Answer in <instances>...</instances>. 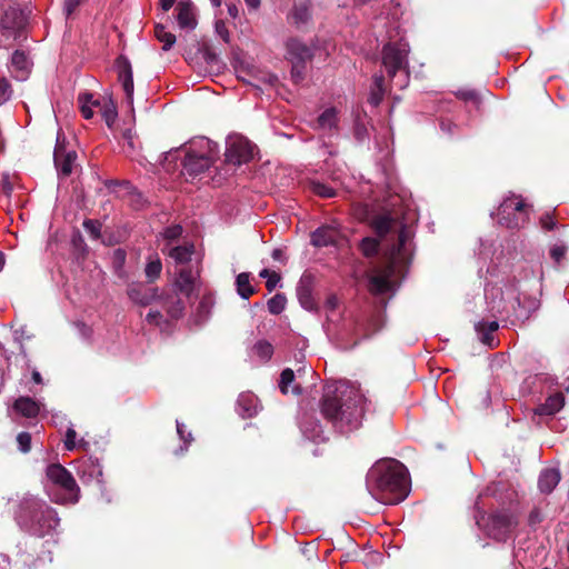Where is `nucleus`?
I'll return each mask as SVG.
<instances>
[{
  "mask_svg": "<svg viewBox=\"0 0 569 569\" xmlns=\"http://www.w3.org/2000/svg\"><path fill=\"white\" fill-rule=\"evenodd\" d=\"M366 403V397L356 388H328L322 396L321 413L340 432H349L360 427Z\"/></svg>",
  "mask_w": 569,
  "mask_h": 569,
  "instance_id": "nucleus-1",
  "label": "nucleus"
},
{
  "mask_svg": "<svg viewBox=\"0 0 569 569\" xmlns=\"http://www.w3.org/2000/svg\"><path fill=\"white\" fill-rule=\"evenodd\" d=\"M366 485L375 499L386 505H396L409 493L408 471L398 460H381L368 471Z\"/></svg>",
  "mask_w": 569,
  "mask_h": 569,
  "instance_id": "nucleus-2",
  "label": "nucleus"
},
{
  "mask_svg": "<svg viewBox=\"0 0 569 569\" xmlns=\"http://www.w3.org/2000/svg\"><path fill=\"white\" fill-rule=\"evenodd\" d=\"M13 518L20 529L40 538L56 531L60 523L56 509L31 493H24L16 502Z\"/></svg>",
  "mask_w": 569,
  "mask_h": 569,
  "instance_id": "nucleus-3",
  "label": "nucleus"
},
{
  "mask_svg": "<svg viewBox=\"0 0 569 569\" xmlns=\"http://www.w3.org/2000/svg\"><path fill=\"white\" fill-rule=\"evenodd\" d=\"M411 232L407 227H402L398 233V242L389 252V264L382 272L370 277L369 290L375 295L387 293L392 290L391 276L396 270L406 266L410 260L409 241Z\"/></svg>",
  "mask_w": 569,
  "mask_h": 569,
  "instance_id": "nucleus-4",
  "label": "nucleus"
},
{
  "mask_svg": "<svg viewBox=\"0 0 569 569\" xmlns=\"http://www.w3.org/2000/svg\"><path fill=\"white\" fill-rule=\"evenodd\" d=\"M217 143L207 138H200L190 143L183 160V173L196 178L207 171L218 159Z\"/></svg>",
  "mask_w": 569,
  "mask_h": 569,
  "instance_id": "nucleus-5",
  "label": "nucleus"
},
{
  "mask_svg": "<svg viewBox=\"0 0 569 569\" xmlns=\"http://www.w3.org/2000/svg\"><path fill=\"white\" fill-rule=\"evenodd\" d=\"M409 44L407 42L388 43L382 50V63L390 78H395L397 72L401 73V81L398 84L400 89L407 87L409 81L408 53Z\"/></svg>",
  "mask_w": 569,
  "mask_h": 569,
  "instance_id": "nucleus-6",
  "label": "nucleus"
},
{
  "mask_svg": "<svg viewBox=\"0 0 569 569\" xmlns=\"http://www.w3.org/2000/svg\"><path fill=\"white\" fill-rule=\"evenodd\" d=\"M497 218L506 228H522L529 220L528 204L520 196L507 197L497 210Z\"/></svg>",
  "mask_w": 569,
  "mask_h": 569,
  "instance_id": "nucleus-7",
  "label": "nucleus"
},
{
  "mask_svg": "<svg viewBox=\"0 0 569 569\" xmlns=\"http://www.w3.org/2000/svg\"><path fill=\"white\" fill-rule=\"evenodd\" d=\"M46 473L52 483L64 491L61 498L53 499L54 502L64 505L79 501L80 489L70 471L59 463H53L48 466Z\"/></svg>",
  "mask_w": 569,
  "mask_h": 569,
  "instance_id": "nucleus-8",
  "label": "nucleus"
},
{
  "mask_svg": "<svg viewBox=\"0 0 569 569\" xmlns=\"http://www.w3.org/2000/svg\"><path fill=\"white\" fill-rule=\"evenodd\" d=\"M517 526L518 519L512 512L497 511L489 516L486 529L489 537L505 542Z\"/></svg>",
  "mask_w": 569,
  "mask_h": 569,
  "instance_id": "nucleus-9",
  "label": "nucleus"
},
{
  "mask_svg": "<svg viewBox=\"0 0 569 569\" xmlns=\"http://www.w3.org/2000/svg\"><path fill=\"white\" fill-rule=\"evenodd\" d=\"M224 156L228 163L239 166L248 162L253 157V146L241 136L230 137L227 141Z\"/></svg>",
  "mask_w": 569,
  "mask_h": 569,
  "instance_id": "nucleus-10",
  "label": "nucleus"
},
{
  "mask_svg": "<svg viewBox=\"0 0 569 569\" xmlns=\"http://www.w3.org/2000/svg\"><path fill=\"white\" fill-rule=\"evenodd\" d=\"M27 18L22 10L9 7L0 19V33L2 40H14L20 30L26 26Z\"/></svg>",
  "mask_w": 569,
  "mask_h": 569,
  "instance_id": "nucleus-11",
  "label": "nucleus"
},
{
  "mask_svg": "<svg viewBox=\"0 0 569 569\" xmlns=\"http://www.w3.org/2000/svg\"><path fill=\"white\" fill-rule=\"evenodd\" d=\"M116 68L118 71V79L126 93L127 100L129 103H132L134 86L131 63L128 58L120 56L116 60Z\"/></svg>",
  "mask_w": 569,
  "mask_h": 569,
  "instance_id": "nucleus-12",
  "label": "nucleus"
},
{
  "mask_svg": "<svg viewBox=\"0 0 569 569\" xmlns=\"http://www.w3.org/2000/svg\"><path fill=\"white\" fill-rule=\"evenodd\" d=\"M129 298L137 305L147 307L160 298L158 288L146 287L142 283H131L128 287Z\"/></svg>",
  "mask_w": 569,
  "mask_h": 569,
  "instance_id": "nucleus-13",
  "label": "nucleus"
},
{
  "mask_svg": "<svg viewBox=\"0 0 569 569\" xmlns=\"http://www.w3.org/2000/svg\"><path fill=\"white\" fill-rule=\"evenodd\" d=\"M53 158L58 173L68 177L72 172L77 154L74 151H66L59 137L57 138Z\"/></svg>",
  "mask_w": 569,
  "mask_h": 569,
  "instance_id": "nucleus-14",
  "label": "nucleus"
},
{
  "mask_svg": "<svg viewBox=\"0 0 569 569\" xmlns=\"http://www.w3.org/2000/svg\"><path fill=\"white\" fill-rule=\"evenodd\" d=\"M297 297L300 306L308 310H317V303L312 295V278L311 276L303 274L297 286Z\"/></svg>",
  "mask_w": 569,
  "mask_h": 569,
  "instance_id": "nucleus-15",
  "label": "nucleus"
},
{
  "mask_svg": "<svg viewBox=\"0 0 569 569\" xmlns=\"http://www.w3.org/2000/svg\"><path fill=\"white\" fill-rule=\"evenodd\" d=\"M519 293L517 297L518 302V318L521 319H528L532 312H535L539 306L540 301L537 297L539 292H536V289L533 290L532 295H526L525 288L521 289L517 288Z\"/></svg>",
  "mask_w": 569,
  "mask_h": 569,
  "instance_id": "nucleus-16",
  "label": "nucleus"
},
{
  "mask_svg": "<svg viewBox=\"0 0 569 569\" xmlns=\"http://www.w3.org/2000/svg\"><path fill=\"white\" fill-rule=\"evenodd\" d=\"M176 11L177 21L181 29L193 30L197 27L196 13L190 0L179 1Z\"/></svg>",
  "mask_w": 569,
  "mask_h": 569,
  "instance_id": "nucleus-17",
  "label": "nucleus"
},
{
  "mask_svg": "<svg viewBox=\"0 0 569 569\" xmlns=\"http://www.w3.org/2000/svg\"><path fill=\"white\" fill-rule=\"evenodd\" d=\"M543 278L542 266L540 262L535 266H526L518 276V288H525L526 282L532 281L536 292H540L541 281Z\"/></svg>",
  "mask_w": 569,
  "mask_h": 569,
  "instance_id": "nucleus-18",
  "label": "nucleus"
},
{
  "mask_svg": "<svg viewBox=\"0 0 569 569\" xmlns=\"http://www.w3.org/2000/svg\"><path fill=\"white\" fill-rule=\"evenodd\" d=\"M197 278V272H193L191 269L182 268L178 273L174 286L182 295L189 297L196 288Z\"/></svg>",
  "mask_w": 569,
  "mask_h": 569,
  "instance_id": "nucleus-19",
  "label": "nucleus"
},
{
  "mask_svg": "<svg viewBox=\"0 0 569 569\" xmlns=\"http://www.w3.org/2000/svg\"><path fill=\"white\" fill-rule=\"evenodd\" d=\"M288 54L297 63H303L312 58V49L298 39H290L287 42Z\"/></svg>",
  "mask_w": 569,
  "mask_h": 569,
  "instance_id": "nucleus-20",
  "label": "nucleus"
},
{
  "mask_svg": "<svg viewBox=\"0 0 569 569\" xmlns=\"http://www.w3.org/2000/svg\"><path fill=\"white\" fill-rule=\"evenodd\" d=\"M13 410L26 418H36L40 412V403L30 397H19L13 403Z\"/></svg>",
  "mask_w": 569,
  "mask_h": 569,
  "instance_id": "nucleus-21",
  "label": "nucleus"
},
{
  "mask_svg": "<svg viewBox=\"0 0 569 569\" xmlns=\"http://www.w3.org/2000/svg\"><path fill=\"white\" fill-rule=\"evenodd\" d=\"M338 232L335 228L322 226L311 234V243L315 247H327L333 244L337 240Z\"/></svg>",
  "mask_w": 569,
  "mask_h": 569,
  "instance_id": "nucleus-22",
  "label": "nucleus"
},
{
  "mask_svg": "<svg viewBox=\"0 0 569 569\" xmlns=\"http://www.w3.org/2000/svg\"><path fill=\"white\" fill-rule=\"evenodd\" d=\"M237 410L242 418H251L259 411L258 399L250 393H242L237 400Z\"/></svg>",
  "mask_w": 569,
  "mask_h": 569,
  "instance_id": "nucleus-23",
  "label": "nucleus"
},
{
  "mask_svg": "<svg viewBox=\"0 0 569 569\" xmlns=\"http://www.w3.org/2000/svg\"><path fill=\"white\" fill-rule=\"evenodd\" d=\"M560 481L558 469L549 468L541 471L538 480V487L542 493H550Z\"/></svg>",
  "mask_w": 569,
  "mask_h": 569,
  "instance_id": "nucleus-24",
  "label": "nucleus"
},
{
  "mask_svg": "<svg viewBox=\"0 0 569 569\" xmlns=\"http://www.w3.org/2000/svg\"><path fill=\"white\" fill-rule=\"evenodd\" d=\"M78 476L83 483H89L93 480L102 482V469L99 463L89 461L83 462L78 469Z\"/></svg>",
  "mask_w": 569,
  "mask_h": 569,
  "instance_id": "nucleus-25",
  "label": "nucleus"
},
{
  "mask_svg": "<svg viewBox=\"0 0 569 569\" xmlns=\"http://www.w3.org/2000/svg\"><path fill=\"white\" fill-rule=\"evenodd\" d=\"M11 67L17 72L14 77L18 80L26 79L30 69V61L27 54L19 50L14 51L11 57Z\"/></svg>",
  "mask_w": 569,
  "mask_h": 569,
  "instance_id": "nucleus-26",
  "label": "nucleus"
},
{
  "mask_svg": "<svg viewBox=\"0 0 569 569\" xmlns=\"http://www.w3.org/2000/svg\"><path fill=\"white\" fill-rule=\"evenodd\" d=\"M291 22L300 28L307 24L311 19V4L310 2H299L295 4L291 14Z\"/></svg>",
  "mask_w": 569,
  "mask_h": 569,
  "instance_id": "nucleus-27",
  "label": "nucleus"
},
{
  "mask_svg": "<svg viewBox=\"0 0 569 569\" xmlns=\"http://www.w3.org/2000/svg\"><path fill=\"white\" fill-rule=\"evenodd\" d=\"M338 112L335 108L326 109L317 119L316 129L333 131L338 128Z\"/></svg>",
  "mask_w": 569,
  "mask_h": 569,
  "instance_id": "nucleus-28",
  "label": "nucleus"
},
{
  "mask_svg": "<svg viewBox=\"0 0 569 569\" xmlns=\"http://www.w3.org/2000/svg\"><path fill=\"white\" fill-rule=\"evenodd\" d=\"M565 405V398L561 393H555L548 397L545 403L540 405L536 412L538 415H555L562 409Z\"/></svg>",
  "mask_w": 569,
  "mask_h": 569,
  "instance_id": "nucleus-29",
  "label": "nucleus"
},
{
  "mask_svg": "<svg viewBox=\"0 0 569 569\" xmlns=\"http://www.w3.org/2000/svg\"><path fill=\"white\" fill-rule=\"evenodd\" d=\"M163 308L171 319L178 320L183 317L186 307L178 296H168L163 302Z\"/></svg>",
  "mask_w": 569,
  "mask_h": 569,
  "instance_id": "nucleus-30",
  "label": "nucleus"
},
{
  "mask_svg": "<svg viewBox=\"0 0 569 569\" xmlns=\"http://www.w3.org/2000/svg\"><path fill=\"white\" fill-rule=\"evenodd\" d=\"M236 284L238 295L244 300H248L254 292V289L250 283L249 272L239 273L236 279Z\"/></svg>",
  "mask_w": 569,
  "mask_h": 569,
  "instance_id": "nucleus-31",
  "label": "nucleus"
},
{
  "mask_svg": "<svg viewBox=\"0 0 569 569\" xmlns=\"http://www.w3.org/2000/svg\"><path fill=\"white\" fill-rule=\"evenodd\" d=\"M475 328L476 331L481 336V341L483 343L491 345L493 341V337L491 335L499 328V325L497 321H480L476 325Z\"/></svg>",
  "mask_w": 569,
  "mask_h": 569,
  "instance_id": "nucleus-32",
  "label": "nucleus"
},
{
  "mask_svg": "<svg viewBox=\"0 0 569 569\" xmlns=\"http://www.w3.org/2000/svg\"><path fill=\"white\" fill-rule=\"evenodd\" d=\"M78 102L80 104L81 113L86 119H91L93 117L92 107H100V101L93 100L92 94L88 92L79 94Z\"/></svg>",
  "mask_w": 569,
  "mask_h": 569,
  "instance_id": "nucleus-33",
  "label": "nucleus"
},
{
  "mask_svg": "<svg viewBox=\"0 0 569 569\" xmlns=\"http://www.w3.org/2000/svg\"><path fill=\"white\" fill-rule=\"evenodd\" d=\"M162 271V263L158 256L151 257L146 264L144 273L149 282L156 281Z\"/></svg>",
  "mask_w": 569,
  "mask_h": 569,
  "instance_id": "nucleus-34",
  "label": "nucleus"
},
{
  "mask_svg": "<svg viewBox=\"0 0 569 569\" xmlns=\"http://www.w3.org/2000/svg\"><path fill=\"white\" fill-rule=\"evenodd\" d=\"M193 253V246H177L169 251V256L177 263H186L190 261Z\"/></svg>",
  "mask_w": 569,
  "mask_h": 569,
  "instance_id": "nucleus-35",
  "label": "nucleus"
},
{
  "mask_svg": "<svg viewBox=\"0 0 569 569\" xmlns=\"http://www.w3.org/2000/svg\"><path fill=\"white\" fill-rule=\"evenodd\" d=\"M156 38L163 43L162 49L168 51L176 43V36L167 31L166 27L157 24L154 28Z\"/></svg>",
  "mask_w": 569,
  "mask_h": 569,
  "instance_id": "nucleus-36",
  "label": "nucleus"
},
{
  "mask_svg": "<svg viewBox=\"0 0 569 569\" xmlns=\"http://www.w3.org/2000/svg\"><path fill=\"white\" fill-rule=\"evenodd\" d=\"M383 82H385V79H383L382 74L375 76L373 88L371 89V93L369 97V102L372 106H378L382 101L383 93H385Z\"/></svg>",
  "mask_w": 569,
  "mask_h": 569,
  "instance_id": "nucleus-37",
  "label": "nucleus"
},
{
  "mask_svg": "<svg viewBox=\"0 0 569 569\" xmlns=\"http://www.w3.org/2000/svg\"><path fill=\"white\" fill-rule=\"evenodd\" d=\"M213 302L210 297H204L201 299V301L198 305L197 313L194 316L196 322L198 325H202L207 321L211 313Z\"/></svg>",
  "mask_w": 569,
  "mask_h": 569,
  "instance_id": "nucleus-38",
  "label": "nucleus"
},
{
  "mask_svg": "<svg viewBox=\"0 0 569 569\" xmlns=\"http://www.w3.org/2000/svg\"><path fill=\"white\" fill-rule=\"evenodd\" d=\"M253 352L261 361L267 362L273 355V347L267 340H259L253 346Z\"/></svg>",
  "mask_w": 569,
  "mask_h": 569,
  "instance_id": "nucleus-39",
  "label": "nucleus"
},
{
  "mask_svg": "<svg viewBox=\"0 0 569 569\" xmlns=\"http://www.w3.org/2000/svg\"><path fill=\"white\" fill-rule=\"evenodd\" d=\"M98 108L100 109L107 126L110 128L118 117L116 104L109 100L103 103L100 102V107Z\"/></svg>",
  "mask_w": 569,
  "mask_h": 569,
  "instance_id": "nucleus-40",
  "label": "nucleus"
},
{
  "mask_svg": "<svg viewBox=\"0 0 569 569\" xmlns=\"http://www.w3.org/2000/svg\"><path fill=\"white\" fill-rule=\"evenodd\" d=\"M287 305V298L282 293H277L268 300V310L272 315H280Z\"/></svg>",
  "mask_w": 569,
  "mask_h": 569,
  "instance_id": "nucleus-41",
  "label": "nucleus"
},
{
  "mask_svg": "<svg viewBox=\"0 0 569 569\" xmlns=\"http://www.w3.org/2000/svg\"><path fill=\"white\" fill-rule=\"evenodd\" d=\"M392 223L393 220L389 216H379L373 220L372 226L379 236H385L390 231Z\"/></svg>",
  "mask_w": 569,
  "mask_h": 569,
  "instance_id": "nucleus-42",
  "label": "nucleus"
},
{
  "mask_svg": "<svg viewBox=\"0 0 569 569\" xmlns=\"http://www.w3.org/2000/svg\"><path fill=\"white\" fill-rule=\"evenodd\" d=\"M310 188L313 193L322 198H332L336 196V190L320 181H312Z\"/></svg>",
  "mask_w": 569,
  "mask_h": 569,
  "instance_id": "nucleus-43",
  "label": "nucleus"
},
{
  "mask_svg": "<svg viewBox=\"0 0 569 569\" xmlns=\"http://www.w3.org/2000/svg\"><path fill=\"white\" fill-rule=\"evenodd\" d=\"M568 251V247L563 242H557L552 244L549 249L550 258L559 264L566 257Z\"/></svg>",
  "mask_w": 569,
  "mask_h": 569,
  "instance_id": "nucleus-44",
  "label": "nucleus"
},
{
  "mask_svg": "<svg viewBox=\"0 0 569 569\" xmlns=\"http://www.w3.org/2000/svg\"><path fill=\"white\" fill-rule=\"evenodd\" d=\"M379 242L373 238H365L360 242V249L366 257H373L378 252Z\"/></svg>",
  "mask_w": 569,
  "mask_h": 569,
  "instance_id": "nucleus-45",
  "label": "nucleus"
},
{
  "mask_svg": "<svg viewBox=\"0 0 569 569\" xmlns=\"http://www.w3.org/2000/svg\"><path fill=\"white\" fill-rule=\"evenodd\" d=\"M295 380V372L287 368L280 375L279 388L283 395L289 392V386Z\"/></svg>",
  "mask_w": 569,
  "mask_h": 569,
  "instance_id": "nucleus-46",
  "label": "nucleus"
},
{
  "mask_svg": "<svg viewBox=\"0 0 569 569\" xmlns=\"http://www.w3.org/2000/svg\"><path fill=\"white\" fill-rule=\"evenodd\" d=\"M83 228L93 239H99L101 237V223L98 220H84Z\"/></svg>",
  "mask_w": 569,
  "mask_h": 569,
  "instance_id": "nucleus-47",
  "label": "nucleus"
},
{
  "mask_svg": "<svg viewBox=\"0 0 569 569\" xmlns=\"http://www.w3.org/2000/svg\"><path fill=\"white\" fill-rule=\"evenodd\" d=\"M17 442L19 450L23 453H27L31 449V435L29 432H20L17 436Z\"/></svg>",
  "mask_w": 569,
  "mask_h": 569,
  "instance_id": "nucleus-48",
  "label": "nucleus"
},
{
  "mask_svg": "<svg viewBox=\"0 0 569 569\" xmlns=\"http://www.w3.org/2000/svg\"><path fill=\"white\" fill-rule=\"evenodd\" d=\"M12 94V89L7 79L0 78V106L6 103Z\"/></svg>",
  "mask_w": 569,
  "mask_h": 569,
  "instance_id": "nucleus-49",
  "label": "nucleus"
},
{
  "mask_svg": "<svg viewBox=\"0 0 569 569\" xmlns=\"http://www.w3.org/2000/svg\"><path fill=\"white\" fill-rule=\"evenodd\" d=\"M540 226L546 231H551L557 228V222L551 213L546 212L540 217Z\"/></svg>",
  "mask_w": 569,
  "mask_h": 569,
  "instance_id": "nucleus-50",
  "label": "nucleus"
},
{
  "mask_svg": "<svg viewBox=\"0 0 569 569\" xmlns=\"http://www.w3.org/2000/svg\"><path fill=\"white\" fill-rule=\"evenodd\" d=\"M214 30H216V33L226 42V43H229L230 42V33H229V30L226 26V23L222 21V20H218L216 21V24H214Z\"/></svg>",
  "mask_w": 569,
  "mask_h": 569,
  "instance_id": "nucleus-51",
  "label": "nucleus"
},
{
  "mask_svg": "<svg viewBox=\"0 0 569 569\" xmlns=\"http://www.w3.org/2000/svg\"><path fill=\"white\" fill-rule=\"evenodd\" d=\"M77 432L73 427H69L66 432L64 447L67 450L72 451L76 448Z\"/></svg>",
  "mask_w": 569,
  "mask_h": 569,
  "instance_id": "nucleus-52",
  "label": "nucleus"
},
{
  "mask_svg": "<svg viewBox=\"0 0 569 569\" xmlns=\"http://www.w3.org/2000/svg\"><path fill=\"white\" fill-rule=\"evenodd\" d=\"M177 432L180 437V439L189 445L192 441V435L191 432L186 431V426L177 420Z\"/></svg>",
  "mask_w": 569,
  "mask_h": 569,
  "instance_id": "nucleus-53",
  "label": "nucleus"
},
{
  "mask_svg": "<svg viewBox=\"0 0 569 569\" xmlns=\"http://www.w3.org/2000/svg\"><path fill=\"white\" fill-rule=\"evenodd\" d=\"M182 233V228L180 226H172L164 230V238L169 240L177 239Z\"/></svg>",
  "mask_w": 569,
  "mask_h": 569,
  "instance_id": "nucleus-54",
  "label": "nucleus"
},
{
  "mask_svg": "<svg viewBox=\"0 0 569 569\" xmlns=\"http://www.w3.org/2000/svg\"><path fill=\"white\" fill-rule=\"evenodd\" d=\"M281 278L279 276V273H277L276 271H273L267 279L266 281V288L269 292H271L272 290H274V288L278 286V283L280 282Z\"/></svg>",
  "mask_w": 569,
  "mask_h": 569,
  "instance_id": "nucleus-55",
  "label": "nucleus"
},
{
  "mask_svg": "<svg viewBox=\"0 0 569 569\" xmlns=\"http://www.w3.org/2000/svg\"><path fill=\"white\" fill-rule=\"evenodd\" d=\"M82 1L83 0H64L63 10L67 17L71 16Z\"/></svg>",
  "mask_w": 569,
  "mask_h": 569,
  "instance_id": "nucleus-56",
  "label": "nucleus"
},
{
  "mask_svg": "<svg viewBox=\"0 0 569 569\" xmlns=\"http://www.w3.org/2000/svg\"><path fill=\"white\" fill-rule=\"evenodd\" d=\"M162 319V313L158 310H150L146 316V321L151 325H159Z\"/></svg>",
  "mask_w": 569,
  "mask_h": 569,
  "instance_id": "nucleus-57",
  "label": "nucleus"
},
{
  "mask_svg": "<svg viewBox=\"0 0 569 569\" xmlns=\"http://www.w3.org/2000/svg\"><path fill=\"white\" fill-rule=\"evenodd\" d=\"M338 305H339V300L335 295L329 296L325 302V307L329 311H335L337 309Z\"/></svg>",
  "mask_w": 569,
  "mask_h": 569,
  "instance_id": "nucleus-58",
  "label": "nucleus"
},
{
  "mask_svg": "<svg viewBox=\"0 0 569 569\" xmlns=\"http://www.w3.org/2000/svg\"><path fill=\"white\" fill-rule=\"evenodd\" d=\"M540 521H541L540 512L537 509L532 510L529 515V523L531 526H533Z\"/></svg>",
  "mask_w": 569,
  "mask_h": 569,
  "instance_id": "nucleus-59",
  "label": "nucleus"
},
{
  "mask_svg": "<svg viewBox=\"0 0 569 569\" xmlns=\"http://www.w3.org/2000/svg\"><path fill=\"white\" fill-rule=\"evenodd\" d=\"M271 257H272L273 260H277V261H283L284 260L283 251L280 248L273 249L272 252H271Z\"/></svg>",
  "mask_w": 569,
  "mask_h": 569,
  "instance_id": "nucleus-60",
  "label": "nucleus"
},
{
  "mask_svg": "<svg viewBox=\"0 0 569 569\" xmlns=\"http://www.w3.org/2000/svg\"><path fill=\"white\" fill-rule=\"evenodd\" d=\"M114 256H116V259L119 263V267H122V264L124 263V259H126V253L124 251L118 249L116 252H114Z\"/></svg>",
  "mask_w": 569,
  "mask_h": 569,
  "instance_id": "nucleus-61",
  "label": "nucleus"
},
{
  "mask_svg": "<svg viewBox=\"0 0 569 569\" xmlns=\"http://www.w3.org/2000/svg\"><path fill=\"white\" fill-rule=\"evenodd\" d=\"M174 1L176 0H159L163 11H169L172 8Z\"/></svg>",
  "mask_w": 569,
  "mask_h": 569,
  "instance_id": "nucleus-62",
  "label": "nucleus"
},
{
  "mask_svg": "<svg viewBox=\"0 0 569 569\" xmlns=\"http://www.w3.org/2000/svg\"><path fill=\"white\" fill-rule=\"evenodd\" d=\"M228 13L233 19L238 17L239 10L236 4H228Z\"/></svg>",
  "mask_w": 569,
  "mask_h": 569,
  "instance_id": "nucleus-63",
  "label": "nucleus"
},
{
  "mask_svg": "<svg viewBox=\"0 0 569 569\" xmlns=\"http://www.w3.org/2000/svg\"><path fill=\"white\" fill-rule=\"evenodd\" d=\"M461 98L465 100H473L477 98V96L473 91H467L461 93Z\"/></svg>",
  "mask_w": 569,
  "mask_h": 569,
  "instance_id": "nucleus-64",
  "label": "nucleus"
}]
</instances>
